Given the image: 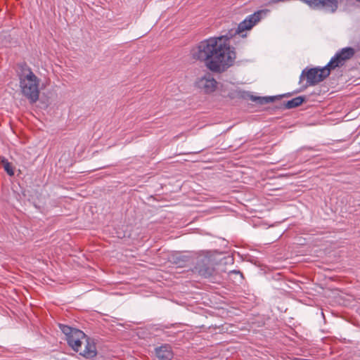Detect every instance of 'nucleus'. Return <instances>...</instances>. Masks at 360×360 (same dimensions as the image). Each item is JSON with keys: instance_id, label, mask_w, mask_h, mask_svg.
Returning a JSON list of instances; mask_svg holds the SVG:
<instances>
[{"instance_id": "10", "label": "nucleus", "mask_w": 360, "mask_h": 360, "mask_svg": "<svg viewBox=\"0 0 360 360\" xmlns=\"http://www.w3.org/2000/svg\"><path fill=\"white\" fill-rule=\"evenodd\" d=\"M290 94H284L278 96H264V97H255L252 100L256 101L257 103L263 105L271 102H274L276 99H279L283 96H289Z\"/></svg>"}, {"instance_id": "8", "label": "nucleus", "mask_w": 360, "mask_h": 360, "mask_svg": "<svg viewBox=\"0 0 360 360\" xmlns=\"http://www.w3.org/2000/svg\"><path fill=\"white\" fill-rule=\"evenodd\" d=\"M155 353L158 360H172L174 356L172 347L167 344L156 347Z\"/></svg>"}, {"instance_id": "2", "label": "nucleus", "mask_w": 360, "mask_h": 360, "mask_svg": "<svg viewBox=\"0 0 360 360\" xmlns=\"http://www.w3.org/2000/svg\"><path fill=\"white\" fill-rule=\"evenodd\" d=\"M58 327L64 334L68 345L74 352L86 359L96 356L97 349L93 338L89 337L82 330L63 323H59Z\"/></svg>"}, {"instance_id": "9", "label": "nucleus", "mask_w": 360, "mask_h": 360, "mask_svg": "<svg viewBox=\"0 0 360 360\" xmlns=\"http://www.w3.org/2000/svg\"><path fill=\"white\" fill-rule=\"evenodd\" d=\"M305 96H297L287 102L284 103V108L285 109H292L300 106L304 101H305Z\"/></svg>"}, {"instance_id": "6", "label": "nucleus", "mask_w": 360, "mask_h": 360, "mask_svg": "<svg viewBox=\"0 0 360 360\" xmlns=\"http://www.w3.org/2000/svg\"><path fill=\"white\" fill-rule=\"evenodd\" d=\"M355 53V50L352 47L343 48L338 51L328 63V67L332 70L336 68L343 66L345 63L352 58Z\"/></svg>"}, {"instance_id": "5", "label": "nucleus", "mask_w": 360, "mask_h": 360, "mask_svg": "<svg viewBox=\"0 0 360 360\" xmlns=\"http://www.w3.org/2000/svg\"><path fill=\"white\" fill-rule=\"evenodd\" d=\"M195 271L204 278H210L215 274L214 261L207 256H199L194 267Z\"/></svg>"}, {"instance_id": "11", "label": "nucleus", "mask_w": 360, "mask_h": 360, "mask_svg": "<svg viewBox=\"0 0 360 360\" xmlns=\"http://www.w3.org/2000/svg\"><path fill=\"white\" fill-rule=\"evenodd\" d=\"M0 163L8 176H13L14 175L13 167L6 158L0 156Z\"/></svg>"}, {"instance_id": "3", "label": "nucleus", "mask_w": 360, "mask_h": 360, "mask_svg": "<svg viewBox=\"0 0 360 360\" xmlns=\"http://www.w3.org/2000/svg\"><path fill=\"white\" fill-rule=\"evenodd\" d=\"M19 67L18 76L21 93L30 104H34L39 98L41 79L25 63L20 64Z\"/></svg>"}, {"instance_id": "1", "label": "nucleus", "mask_w": 360, "mask_h": 360, "mask_svg": "<svg viewBox=\"0 0 360 360\" xmlns=\"http://www.w3.org/2000/svg\"><path fill=\"white\" fill-rule=\"evenodd\" d=\"M262 13V11H258L240 22L236 29L230 30L224 35L210 37L200 41L192 50L193 58L204 62L209 70L216 72L233 65L236 54L235 49L230 46L229 40L236 35L245 38L246 34H243V32L250 30L256 25L261 20Z\"/></svg>"}, {"instance_id": "13", "label": "nucleus", "mask_w": 360, "mask_h": 360, "mask_svg": "<svg viewBox=\"0 0 360 360\" xmlns=\"http://www.w3.org/2000/svg\"><path fill=\"white\" fill-rule=\"evenodd\" d=\"M231 272L232 273H235V274H240V271H232Z\"/></svg>"}, {"instance_id": "12", "label": "nucleus", "mask_w": 360, "mask_h": 360, "mask_svg": "<svg viewBox=\"0 0 360 360\" xmlns=\"http://www.w3.org/2000/svg\"><path fill=\"white\" fill-rule=\"evenodd\" d=\"M190 257L187 255H178L173 257V263L179 267H184L188 263Z\"/></svg>"}, {"instance_id": "7", "label": "nucleus", "mask_w": 360, "mask_h": 360, "mask_svg": "<svg viewBox=\"0 0 360 360\" xmlns=\"http://www.w3.org/2000/svg\"><path fill=\"white\" fill-rule=\"evenodd\" d=\"M195 84L198 89H200L205 93L210 94L215 91L217 82L210 73L207 72L198 79Z\"/></svg>"}, {"instance_id": "4", "label": "nucleus", "mask_w": 360, "mask_h": 360, "mask_svg": "<svg viewBox=\"0 0 360 360\" xmlns=\"http://www.w3.org/2000/svg\"><path fill=\"white\" fill-rule=\"evenodd\" d=\"M330 71L331 70L328 67V64L323 68H305L300 76L299 83L301 84L306 78L307 83L303 89L309 86H315L327 78L330 75Z\"/></svg>"}]
</instances>
